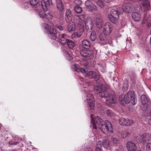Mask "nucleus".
I'll use <instances>...</instances> for the list:
<instances>
[{
	"label": "nucleus",
	"instance_id": "obj_1",
	"mask_svg": "<svg viewBox=\"0 0 151 151\" xmlns=\"http://www.w3.org/2000/svg\"><path fill=\"white\" fill-rule=\"evenodd\" d=\"M94 88L96 92L99 93L100 96L107 98L106 103L108 105H110L115 103V95L110 93L107 91L108 89L107 86L101 84L99 85L95 86Z\"/></svg>",
	"mask_w": 151,
	"mask_h": 151
},
{
	"label": "nucleus",
	"instance_id": "obj_2",
	"mask_svg": "<svg viewBox=\"0 0 151 151\" xmlns=\"http://www.w3.org/2000/svg\"><path fill=\"white\" fill-rule=\"evenodd\" d=\"M122 96H120L119 98L121 101H124L126 103H128L131 102L132 104L134 105L136 101L135 100V96L134 92L130 91L128 92L124 96V97L122 99Z\"/></svg>",
	"mask_w": 151,
	"mask_h": 151
},
{
	"label": "nucleus",
	"instance_id": "obj_3",
	"mask_svg": "<svg viewBox=\"0 0 151 151\" xmlns=\"http://www.w3.org/2000/svg\"><path fill=\"white\" fill-rule=\"evenodd\" d=\"M122 14L121 8H118L116 9H112L111 11V15L108 16L110 20L113 23H116L119 19V15Z\"/></svg>",
	"mask_w": 151,
	"mask_h": 151
},
{
	"label": "nucleus",
	"instance_id": "obj_4",
	"mask_svg": "<svg viewBox=\"0 0 151 151\" xmlns=\"http://www.w3.org/2000/svg\"><path fill=\"white\" fill-rule=\"evenodd\" d=\"M125 2L121 8L122 11L127 13H131L134 9L133 5L134 1L132 0H124Z\"/></svg>",
	"mask_w": 151,
	"mask_h": 151
},
{
	"label": "nucleus",
	"instance_id": "obj_5",
	"mask_svg": "<svg viewBox=\"0 0 151 151\" xmlns=\"http://www.w3.org/2000/svg\"><path fill=\"white\" fill-rule=\"evenodd\" d=\"M98 128H99L104 134L107 133L108 132H113L112 126L108 121H105V123L104 122L99 127H98Z\"/></svg>",
	"mask_w": 151,
	"mask_h": 151
},
{
	"label": "nucleus",
	"instance_id": "obj_6",
	"mask_svg": "<svg viewBox=\"0 0 151 151\" xmlns=\"http://www.w3.org/2000/svg\"><path fill=\"white\" fill-rule=\"evenodd\" d=\"M81 55L86 59L90 60L93 57V52L92 50H81L80 51Z\"/></svg>",
	"mask_w": 151,
	"mask_h": 151
},
{
	"label": "nucleus",
	"instance_id": "obj_7",
	"mask_svg": "<svg viewBox=\"0 0 151 151\" xmlns=\"http://www.w3.org/2000/svg\"><path fill=\"white\" fill-rule=\"evenodd\" d=\"M91 122L93 128L96 129H97L98 127H99L101 124L104 123V121L99 116H96L94 119H92Z\"/></svg>",
	"mask_w": 151,
	"mask_h": 151
},
{
	"label": "nucleus",
	"instance_id": "obj_8",
	"mask_svg": "<svg viewBox=\"0 0 151 151\" xmlns=\"http://www.w3.org/2000/svg\"><path fill=\"white\" fill-rule=\"evenodd\" d=\"M68 39L67 38V35L63 33H59L58 34L57 41L62 45L67 44Z\"/></svg>",
	"mask_w": 151,
	"mask_h": 151
},
{
	"label": "nucleus",
	"instance_id": "obj_9",
	"mask_svg": "<svg viewBox=\"0 0 151 151\" xmlns=\"http://www.w3.org/2000/svg\"><path fill=\"white\" fill-rule=\"evenodd\" d=\"M141 100L142 104L141 106V109L143 111H146L149 106L148 105V99L146 96L143 94L141 96Z\"/></svg>",
	"mask_w": 151,
	"mask_h": 151
},
{
	"label": "nucleus",
	"instance_id": "obj_10",
	"mask_svg": "<svg viewBox=\"0 0 151 151\" xmlns=\"http://www.w3.org/2000/svg\"><path fill=\"white\" fill-rule=\"evenodd\" d=\"M42 8H39L38 9H37V10L36 11L38 12V14L40 17L47 21L52 19V16L51 14L49 13L46 14L45 13L44 11L41 10V9Z\"/></svg>",
	"mask_w": 151,
	"mask_h": 151
},
{
	"label": "nucleus",
	"instance_id": "obj_11",
	"mask_svg": "<svg viewBox=\"0 0 151 151\" xmlns=\"http://www.w3.org/2000/svg\"><path fill=\"white\" fill-rule=\"evenodd\" d=\"M87 9L90 12H96L98 9L96 6L90 0H87L85 2Z\"/></svg>",
	"mask_w": 151,
	"mask_h": 151
},
{
	"label": "nucleus",
	"instance_id": "obj_12",
	"mask_svg": "<svg viewBox=\"0 0 151 151\" xmlns=\"http://www.w3.org/2000/svg\"><path fill=\"white\" fill-rule=\"evenodd\" d=\"M151 139V135L148 133H145L143 134L140 137L139 141L140 143L144 144Z\"/></svg>",
	"mask_w": 151,
	"mask_h": 151
},
{
	"label": "nucleus",
	"instance_id": "obj_13",
	"mask_svg": "<svg viewBox=\"0 0 151 151\" xmlns=\"http://www.w3.org/2000/svg\"><path fill=\"white\" fill-rule=\"evenodd\" d=\"M103 33L105 35H109L112 30V26L109 22H106L104 26Z\"/></svg>",
	"mask_w": 151,
	"mask_h": 151
},
{
	"label": "nucleus",
	"instance_id": "obj_14",
	"mask_svg": "<svg viewBox=\"0 0 151 151\" xmlns=\"http://www.w3.org/2000/svg\"><path fill=\"white\" fill-rule=\"evenodd\" d=\"M85 24L87 31L88 32H91L93 26L92 20L90 18H87L85 20Z\"/></svg>",
	"mask_w": 151,
	"mask_h": 151
},
{
	"label": "nucleus",
	"instance_id": "obj_15",
	"mask_svg": "<svg viewBox=\"0 0 151 151\" xmlns=\"http://www.w3.org/2000/svg\"><path fill=\"white\" fill-rule=\"evenodd\" d=\"M94 21L98 27L101 29L102 28L103 22L101 17L100 15H96L94 18Z\"/></svg>",
	"mask_w": 151,
	"mask_h": 151
},
{
	"label": "nucleus",
	"instance_id": "obj_16",
	"mask_svg": "<svg viewBox=\"0 0 151 151\" xmlns=\"http://www.w3.org/2000/svg\"><path fill=\"white\" fill-rule=\"evenodd\" d=\"M41 4L42 5V8L45 11L47 10L48 7L53 6V4L51 0H47L46 1H43L41 2Z\"/></svg>",
	"mask_w": 151,
	"mask_h": 151
},
{
	"label": "nucleus",
	"instance_id": "obj_17",
	"mask_svg": "<svg viewBox=\"0 0 151 151\" xmlns=\"http://www.w3.org/2000/svg\"><path fill=\"white\" fill-rule=\"evenodd\" d=\"M127 148L128 151H136L137 147L135 144L132 141H129L127 143Z\"/></svg>",
	"mask_w": 151,
	"mask_h": 151
},
{
	"label": "nucleus",
	"instance_id": "obj_18",
	"mask_svg": "<svg viewBox=\"0 0 151 151\" xmlns=\"http://www.w3.org/2000/svg\"><path fill=\"white\" fill-rule=\"evenodd\" d=\"M72 14L70 10L67 9L66 10L65 19L67 23L71 22L72 19Z\"/></svg>",
	"mask_w": 151,
	"mask_h": 151
},
{
	"label": "nucleus",
	"instance_id": "obj_19",
	"mask_svg": "<svg viewBox=\"0 0 151 151\" xmlns=\"http://www.w3.org/2000/svg\"><path fill=\"white\" fill-rule=\"evenodd\" d=\"M59 33L57 32L56 30L54 29H52L48 33L50 38L53 40L57 39L58 34Z\"/></svg>",
	"mask_w": 151,
	"mask_h": 151
},
{
	"label": "nucleus",
	"instance_id": "obj_20",
	"mask_svg": "<svg viewBox=\"0 0 151 151\" xmlns=\"http://www.w3.org/2000/svg\"><path fill=\"white\" fill-rule=\"evenodd\" d=\"M39 0H30V2L31 5L33 6H36L35 9L36 11L39 8H42V5H40V2H39Z\"/></svg>",
	"mask_w": 151,
	"mask_h": 151
},
{
	"label": "nucleus",
	"instance_id": "obj_21",
	"mask_svg": "<svg viewBox=\"0 0 151 151\" xmlns=\"http://www.w3.org/2000/svg\"><path fill=\"white\" fill-rule=\"evenodd\" d=\"M141 7L144 9V11H146L150 8V2L148 0L144 1L141 4Z\"/></svg>",
	"mask_w": 151,
	"mask_h": 151
},
{
	"label": "nucleus",
	"instance_id": "obj_22",
	"mask_svg": "<svg viewBox=\"0 0 151 151\" xmlns=\"http://www.w3.org/2000/svg\"><path fill=\"white\" fill-rule=\"evenodd\" d=\"M68 24L67 26L68 30L69 32H72L75 31L76 28L75 24L73 22L68 23Z\"/></svg>",
	"mask_w": 151,
	"mask_h": 151
},
{
	"label": "nucleus",
	"instance_id": "obj_23",
	"mask_svg": "<svg viewBox=\"0 0 151 151\" xmlns=\"http://www.w3.org/2000/svg\"><path fill=\"white\" fill-rule=\"evenodd\" d=\"M82 46L84 48L88 49L91 46L90 42L87 40H84L82 42Z\"/></svg>",
	"mask_w": 151,
	"mask_h": 151
},
{
	"label": "nucleus",
	"instance_id": "obj_24",
	"mask_svg": "<svg viewBox=\"0 0 151 151\" xmlns=\"http://www.w3.org/2000/svg\"><path fill=\"white\" fill-rule=\"evenodd\" d=\"M83 22L79 21H76L77 27L81 32H83L84 30V27L83 25Z\"/></svg>",
	"mask_w": 151,
	"mask_h": 151
},
{
	"label": "nucleus",
	"instance_id": "obj_25",
	"mask_svg": "<svg viewBox=\"0 0 151 151\" xmlns=\"http://www.w3.org/2000/svg\"><path fill=\"white\" fill-rule=\"evenodd\" d=\"M132 17L136 21H138L141 18L140 14L137 12H133L132 14Z\"/></svg>",
	"mask_w": 151,
	"mask_h": 151
},
{
	"label": "nucleus",
	"instance_id": "obj_26",
	"mask_svg": "<svg viewBox=\"0 0 151 151\" xmlns=\"http://www.w3.org/2000/svg\"><path fill=\"white\" fill-rule=\"evenodd\" d=\"M56 5L58 9L60 12H63L64 10L63 6L61 0H56Z\"/></svg>",
	"mask_w": 151,
	"mask_h": 151
},
{
	"label": "nucleus",
	"instance_id": "obj_27",
	"mask_svg": "<svg viewBox=\"0 0 151 151\" xmlns=\"http://www.w3.org/2000/svg\"><path fill=\"white\" fill-rule=\"evenodd\" d=\"M102 145L103 147L107 149H110L111 148L109 141L108 140H105L102 142Z\"/></svg>",
	"mask_w": 151,
	"mask_h": 151
},
{
	"label": "nucleus",
	"instance_id": "obj_28",
	"mask_svg": "<svg viewBox=\"0 0 151 151\" xmlns=\"http://www.w3.org/2000/svg\"><path fill=\"white\" fill-rule=\"evenodd\" d=\"M111 140L112 143L115 145H117L121 142L120 140L119 139L114 137H111Z\"/></svg>",
	"mask_w": 151,
	"mask_h": 151
},
{
	"label": "nucleus",
	"instance_id": "obj_29",
	"mask_svg": "<svg viewBox=\"0 0 151 151\" xmlns=\"http://www.w3.org/2000/svg\"><path fill=\"white\" fill-rule=\"evenodd\" d=\"M82 71L81 73H83L85 76H90L91 75L92 73V71L88 70L87 69H82Z\"/></svg>",
	"mask_w": 151,
	"mask_h": 151
},
{
	"label": "nucleus",
	"instance_id": "obj_30",
	"mask_svg": "<svg viewBox=\"0 0 151 151\" xmlns=\"http://www.w3.org/2000/svg\"><path fill=\"white\" fill-rule=\"evenodd\" d=\"M97 36L95 32L94 31H92L89 37L90 40L92 41H94L97 39Z\"/></svg>",
	"mask_w": 151,
	"mask_h": 151
},
{
	"label": "nucleus",
	"instance_id": "obj_31",
	"mask_svg": "<svg viewBox=\"0 0 151 151\" xmlns=\"http://www.w3.org/2000/svg\"><path fill=\"white\" fill-rule=\"evenodd\" d=\"M67 43L68 47L70 49H72L75 45V43L72 40L68 39Z\"/></svg>",
	"mask_w": 151,
	"mask_h": 151
},
{
	"label": "nucleus",
	"instance_id": "obj_32",
	"mask_svg": "<svg viewBox=\"0 0 151 151\" xmlns=\"http://www.w3.org/2000/svg\"><path fill=\"white\" fill-rule=\"evenodd\" d=\"M130 134V133L126 130L122 131L121 134V137L122 138H125Z\"/></svg>",
	"mask_w": 151,
	"mask_h": 151
},
{
	"label": "nucleus",
	"instance_id": "obj_33",
	"mask_svg": "<svg viewBox=\"0 0 151 151\" xmlns=\"http://www.w3.org/2000/svg\"><path fill=\"white\" fill-rule=\"evenodd\" d=\"M86 18V15L84 14L78 15L76 17V20L77 21H81L83 22Z\"/></svg>",
	"mask_w": 151,
	"mask_h": 151
},
{
	"label": "nucleus",
	"instance_id": "obj_34",
	"mask_svg": "<svg viewBox=\"0 0 151 151\" xmlns=\"http://www.w3.org/2000/svg\"><path fill=\"white\" fill-rule=\"evenodd\" d=\"M92 74L90 76L91 78H95L96 80H98L100 78V76L97 74L94 71H92Z\"/></svg>",
	"mask_w": 151,
	"mask_h": 151
},
{
	"label": "nucleus",
	"instance_id": "obj_35",
	"mask_svg": "<svg viewBox=\"0 0 151 151\" xmlns=\"http://www.w3.org/2000/svg\"><path fill=\"white\" fill-rule=\"evenodd\" d=\"M43 26L48 33L52 30V29H51V27L46 23H44L43 24Z\"/></svg>",
	"mask_w": 151,
	"mask_h": 151
},
{
	"label": "nucleus",
	"instance_id": "obj_36",
	"mask_svg": "<svg viewBox=\"0 0 151 151\" xmlns=\"http://www.w3.org/2000/svg\"><path fill=\"white\" fill-rule=\"evenodd\" d=\"M72 68L74 69L75 71L78 72H81L82 71V69H83V68H78L77 66L76 65H72L71 66Z\"/></svg>",
	"mask_w": 151,
	"mask_h": 151
},
{
	"label": "nucleus",
	"instance_id": "obj_37",
	"mask_svg": "<svg viewBox=\"0 0 151 151\" xmlns=\"http://www.w3.org/2000/svg\"><path fill=\"white\" fill-rule=\"evenodd\" d=\"M72 68L74 69L75 71L78 72H81L82 71V69H83V68H78L77 66L76 65H72L71 66Z\"/></svg>",
	"mask_w": 151,
	"mask_h": 151
},
{
	"label": "nucleus",
	"instance_id": "obj_38",
	"mask_svg": "<svg viewBox=\"0 0 151 151\" xmlns=\"http://www.w3.org/2000/svg\"><path fill=\"white\" fill-rule=\"evenodd\" d=\"M74 10L75 12L78 14L81 13L82 11L81 8L78 6H75L74 8Z\"/></svg>",
	"mask_w": 151,
	"mask_h": 151
},
{
	"label": "nucleus",
	"instance_id": "obj_39",
	"mask_svg": "<svg viewBox=\"0 0 151 151\" xmlns=\"http://www.w3.org/2000/svg\"><path fill=\"white\" fill-rule=\"evenodd\" d=\"M126 119L124 118H121L119 119V123L122 126H125Z\"/></svg>",
	"mask_w": 151,
	"mask_h": 151
},
{
	"label": "nucleus",
	"instance_id": "obj_40",
	"mask_svg": "<svg viewBox=\"0 0 151 151\" xmlns=\"http://www.w3.org/2000/svg\"><path fill=\"white\" fill-rule=\"evenodd\" d=\"M134 123V121L131 119H128L126 120L125 126H129L132 125Z\"/></svg>",
	"mask_w": 151,
	"mask_h": 151
},
{
	"label": "nucleus",
	"instance_id": "obj_41",
	"mask_svg": "<svg viewBox=\"0 0 151 151\" xmlns=\"http://www.w3.org/2000/svg\"><path fill=\"white\" fill-rule=\"evenodd\" d=\"M106 35L104 33L101 34L99 36V38L101 41H104L106 39Z\"/></svg>",
	"mask_w": 151,
	"mask_h": 151
},
{
	"label": "nucleus",
	"instance_id": "obj_42",
	"mask_svg": "<svg viewBox=\"0 0 151 151\" xmlns=\"http://www.w3.org/2000/svg\"><path fill=\"white\" fill-rule=\"evenodd\" d=\"M101 147V144L99 142L97 143L96 144L95 151H102Z\"/></svg>",
	"mask_w": 151,
	"mask_h": 151
},
{
	"label": "nucleus",
	"instance_id": "obj_43",
	"mask_svg": "<svg viewBox=\"0 0 151 151\" xmlns=\"http://www.w3.org/2000/svg\"><path fill=\"white\" fill-rule=\"evenodd\" d=\"M87 100H89L90 101H92L93 100V96L92 94L91 93L88 94L86 96Z\"/></svg>",
	"mask_w": 151,
	"mask_h": 151
},
{
	"label": "nucleus",
	"instance_id": "obj_44",
	"mask_svg": "<svg viewBox=\"0 0 151 151\" xmlns=\"http://www.w3.org/2000/svg\"><path fill=\"white\" fill-rule=\"evenodd\" d=\"M89 106L91 109H94L95 107L94 101H91L89 104Z\"/></svg>",
	"mask_w": 151,
	"mask_h": 151
},
{
	"label": "nucleus",
	"instance_id": "obj_45",
	"mask_svg": "<svg viewBox=\"0 0 151 151\" xmlns=\"http://www.w3.org/2000/svg\"><path fill=\"white\" fill-rule=\"evenodd\" d=\"M97 4L101 8H103L104 7V3L101 1V0H99L97 2Z\"/></svg>",
	"mask_w": 151,
	"mask_h": 151
},
{
	"label": "nucleus",
	"instance_id": "obj_46",
	"mask_svg": "<svg viewBox=\"0 0 151 151\" xmlns=\"http://www.w3.org/2000/svg\"><path fill=\"white\" fill-rule=\"evenodd\" d=\"M146 151H151V143H148L146 146Z\"/></svg>",
	"mask_w": 151,
	"mask_h": 151
},
{
	"label": "nucleus",
	"instance_id": "obj_47",
	"mask_svg": "<svg viewBox=\"0 0 151 151\" xmlns=\"http://www.w3.org/2000/svg\"><path fill=\"white\" fill-rule=\"evenodd\" d=\"M106 114L108 116H111L113 115V113L109 110H107L106 111Z\"/></svg>",
	"mask_w": 151,
	"mask_h": 151
},
{
	"label": "nucleus",
	"instance_id": "obj_48",
	"mask_svg": "<svg viewBox=\"0 0 151 151\" xmlns=\"http://www.w3.org/2000/svg\"><path fill=\"white\" fill-rule=\"evenodd\" d=\"M97 107L100 109L99 110L101 112H103V109L102 106L99 103L97 104Z\"/></svg>",
	"mask_w": 151,
	"mask_h": 151
},
{
	"label": "nucleus",
	"instance_id": "obj_49",
	"mask_svg": "<svg viewBox=\"0 0 151 151\" xmlns=\"http://www.w3.org/2000/svg\"><path fill=\"white\" fill-rule=\"evenodd\" d=\"M19 143V142H14L12 141H9V144L10 145H17Z\"/></svg>",
	"mask_w": 151,
	"mask_h": 151
},
{
	"label": "nucleus",
	"instance_id": "obj_50",
	"mask_svg": "<svg viewBox=\"0 0 151 151\" xmlns=\"http://www.w3.org/2000/svg\"><path fill=\"white\" fill-rule=\"evenodd\" d=\"M75 3L78 5H81L82 4V1L81 0H76Z\"/></svg>",
	"mask_w": 151,
	"mask_h": 151
},
{
	"label": "nucleus",
	"instance_id": "obj_51",
	"mask_svg": "<svg viewBox=\"0 0 151 151\" xmlns=\"http://www.w3.org/2000/svg\"><path fill=\"white\" fill-rule=\"evenodd\" d=\"M147 26L150 28H151L150 33L151 34V20L147 24Z\"/></svg>",
	"mask_w": 151,
	"mask_h": 151
},
{
	"label": "nucleus",
	"instance_id": "obj_52",
	"mask_svg": "<svg viewBox=\"0 0 151 151\" xmlns=\"http://www.w3.org/2000/svg\"><path fill=\"white\" fill-rule=\"evenodd\" d=\"M75 35L77 37H80L81 36V34L80 33H78L77 32H76L75 33Z\"/></svg>",
	"mask_w": 151,
	"mask_h": 151
},
{
	"label": "nucleus",
	"instance_id": "obj_53",
	"mask_svg": "<svg viewBox=\"0 0 151 151\" xmlns=\"http://www.w3.org/2000/svg\"><path fill=\"white\" fill-rule=\"evenodd\" d=\"M104 1L106 3H109L112 1L113 0H104Z\"/></svg>",
	"mask_w": 151,
	"mask_h": 151
},
{
	"label": "nucleus",
	"instance_id": "obj_54",
	"mask_svg": "<svg viewBox=\"0 0 151 151\" xmlns=\"http://www.w3.org/2000/svg\"><path fill=\"white\" fill-rule=\"evenodd\" d=\"M57 28L59 29L60 30L62 31L63 30V28L62 26H58Z\"/></svg>",
	"mask_w": 151,
	"mask_h": 151
},
{
	"label": "nucleus",
	"instance_id": "obj_55",
	"mask_svg": "<svg viewBox=\"0 0 151 151\" xmlns=\"http://www.w3.org/2000/svg\"><path fill=\"white\" fill-rule=\"evenodd\" d=\"M63 19V15L62 14H60V19Z\"/></svg>",
	"mask_w": 151,
	"mask_h": 151
},
{
	"label": "nucleus",
	"instance_id": "obj_56",
	"mask_svg": "<svg viewBox=\"0 0 151 151\" xmlns=\"http://www.w3.org/2000/svg\"><path fill=\"white\" fill-rule=\"evenodd\" d=\"M88 151H93L92 149L90 148H89L88 149Z\"/></svg>",
	"mask_w": 151,
	"mask_h": 151
},
{
	"label": "nucleus",
	"instance_id": "obj_57",
	"mask_svg": "<svg viewBox=\"0 0 151 151\" xmlns=\"http://www.w3.org/2000/svg\"><path fill=\"white\" fill-rule=\"evenodd\" d=\"M149 115L151 117V109H150L149 112Z\"/></svg>",
	"mask_w": 151,
	"mask_h": 151
},
{
	"label": "nucleus",
	"instance_id": "obj_58",
	"mask_svg": "<svg viewBox=\"0 0 151 151\" xmlns=\"http://www.w3.org/2000/svg\"><path fill=\"white\" fill-rule=\"evenodd\" d=\"M84 65L86 66H87L88 65L86 63V64H84Z\"/></svg>",
	"mask_w": 151,
	"mask_h": 151
},
{
	"label": "nucleus",
	"instance_id": "obj_59",
	"mask_svg": "<svg viewBox=\"0 0 151 151\" xmlns=\"http://www.w3.org/2000/svg\"><path fill=\"white\" fill-rule=\"evenodd\" d=\"M150 44L151 45V37L150 38Z\"/></svg>",
	"mask_w": 151,
	"mask_h": 151
},
{
	"label": "nucleus",
	"instance_id": "obj_60",
	"mask_svg": "<svg viewBox=\"0 0 151 151\" xmlns=\"http://www.w3.org/2000/svg\"><path fill=\"white\" fill-rule=\"evenodd\" d=\"M62 24H64V21L63 22L62 21Z\"/></svg>",
	"mask_w": 151,
	"mask_h": 151
},
{
	"label": "nucleus",
	"instance_id": "obj_61",
	"mask_svg": "<svg viewBox=\"0 0 151 151\" xmlns=\"http://www.w3.org/2000/svg\"><path fill=\"white\" fill-rule=\"evenodd\" d=\"M137 151H142L141 150H138Z\"/></svg>",
	"mask_w": 151,
	"mask_h": 151
}]
</instances>
